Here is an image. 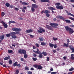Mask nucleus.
Returning <instances> with one entry per match:
<instances>
[{
	"mask_svg": "<svg viewBox=\"0 0 74 74\" xmlns=\"http://www.w3.org/2000/svg\"><path fill=\"white\" fill-rule=\"evenodd\" d=\"M43 56L41 54H39V55L38 56V57L40 58H42Z\"/></svg>",
	"mask_w": 74,
	"mask_h": 74,
	"instance_id": "27",
	"label": "nucleus"
},
{
	"mask_svg": "<svg viewBox=\"0 0 74 74\" xmlns=\"http://www.w3.org/2000/svg\"><path fill=\"white\" fill-rule=\"evenodd\" d=\"M33 31V29H28L25 31V32L27 33H32Z\"/></svg>",
	"mask_w": 74,
	"mask_h": 74,
	"instance_id": "11",
	"label": "nucleus"
},
{
	"mask_svg": "<svg viewBox=\"0 0 74 74\" xmlns=\"http://www.w3.org/2000/svg\"><path fill=\"white\" fill-rule=\"evenodd\" d=\"M25 70L28 71L29 70V68L28 67H25Z\"/></svg>",
	"mask_w": 74,
	"mask_h": 74,
	"instance_id": "49",
	"label": "nucleus"
},
{
	"mask_svg": "<svg viewBox=\"0 0 74 74\" xmlns=\"http://www.w3.org/2000/svg\"><path fill=\"white\" fill-rule=\"evenodd\" d=\"M32 12H34V11H35V9H34V8L32 7Z\"/></svg>",
	"mask_w": 74,
	"mask_h": 74,
	"instance_id": "47",
	"label": "nucleus"
},
{
	"mask_svg": "<svg viewBox=\"0 0 74 74\" xmlns=\"http://www.w3.org/2000/svg\"><path fill=\"white\" fill-rule=\"evenodd\" d=\"M19 20H23V19L22 17H19L18 18Z\"/></svg>",
	"mask_w": 74,
	"mask_h": 74,
	"instance_id": "60",
	"label": "nucleus"
},
{
	"mask_svg": "<svg viewBox=\"0 0 74 74\" xmlns=\"http://www.w3.org/2000/svg\"><path fill=\"white\" fill-rule=\"evenodd\" d=\"M14 10H15V11H18V10H19V9H18L17 8H14Z\"/></svg>",
	"mask_w": 74,
	"mask_h": 74,
	"instance_id": "51",
	"label": "nucleus"
},
{
	"mask_svg": "<svg viewBox=\"0 0 74 74\" xmlns=\"http://www.w3.org/2000/svg\"><path fill=\"white\" fill-rule=\"evenodd\" d=\"M12 30L13 31H16V28H13L12 29Z\"/></svg>",
	"mask_w": 74,
	"mask_h": 74,
	"instance_id": "39",
	"label": "nucleus"
},
{
	"mask_svg": "<svg viewBox=\"0 0 74 74\" xmlns=\"http://www.w3.org/2000/svg\"><path fill=\"white\" fill-rule=\"evenodd\" d=\"M54 48H57V45H54Z\"/></svg>",
	"mask_w": 74,
	"mask_h": 74,
	"instance_id": "53",
	"label": "nucleus"
},
{
	"mask_svg": "<svg viewBox=\"0 0 74 74\" xmlns=\"http://www.w3.org/2000/svg\"><path fill=\"white\" fill-rule=\"evenodd\" d=\"M4 38V35H2L0 36V39L3 40Z\"/></svg>",
	"mask_w": 74,
	"mask_h": 74,
	"instance_id": "16",
	"label": "nucleus"
},
{
	"mask_svg": "<svg viewBox=\"0 0 74 74\" xmlns=\"http://www.w3.org/2000/svg\"><path fill=\"white\" fill-rule=\"evenodd\" d=\"M13 66H14V67H16V66H17V62H15L13 64Z\"/></svg>",
	"mask_w": 74,
	"mask_h": 74,
	"instance_id": "26",
	"label": "nucleus"
},
{
	"mask_svg": "<svg viewBox=\"0 0 74 74\" xmlns=\"http://www.w3.org/2000/svg\"><path fill=\"white\" fill-rule=\"evenodd\" d=\"M46 16H47V17H48L49 18V16H50V15L48 13L46 14Z\"/></svg>",
	"mask_w": 74,
	"mask_h": 74,
	"instance_id": "48",
	"label": "nucleus"
},
{
	"mask_svg": "<svg viewBox=\"0 0 74 74\" xmlns=\"http://www.w3.org/2000/svg\"><path fill=\"white\" fill-rule=\"evenodd\" d=\"M48 10H55V9L53 7H48Z\"/></svg>",
	"mask_w": 74,
	"mask_h": 74,
	"instance_id": "17",
	"label": "nucleus"
},
{
	"mask_svg": "<svg viewBox=\"0 0 74 74\" xmlns=\"http://www.w3.org/2000/svg\"><path fill=\"white\" fill-rule=\"evenodd\" d=\"M9 24H11V23H16V22H15L14 21H10L9 22Z\"/></svg>",
	"mask_w": 74,
	"mask_h": 74,
	"instance_id": "18",
	"label": "nucleus"
},
{
	"mask_svg": "<svg viewBox=\"0 0 74 74\" xmlns=\"http://www.w3.org/2000/svg\"><path fill=\"white\" fill-rule=\"evenodd\" d=\"M71 59H72V60H74V57L71 56Z\"/></svg>",
	"mask_w": 74,
	"mask_h": 74,
	"instance_id": "58",
	"label": "nucleus"
},
{
	"mask_svg": "<svg viewBox=\"0 0 74 74\" xmlns=\"http://www.w3.org/2000/svg\"><path fill=\"white\" fill-rule=\"evenodd\" d=\"M10 56H8V57H6L4 58V60H9V59H10Z\"/></svg>",
	"mask_w": 74,
	"mask_h": 74,
	"instance_id": "15",
	"label": "nucleus"
},
{
	"mask_svg": "<svg viewBox=\"0 0 74 74\" xmlns=\"http://www.w3.org/2000/svg\"><path fill=\"white\" fill-rule=\"evenodd\" d=\"M5 15V13L4 12H2L1 13V16H4V15Z\"/></svg>",
	"mask_w": 74,
	"mask_h": 74,
	"instance_id": "42",
	"label": "nucleus"
},
{
	"mask_svg": "<svg viewBox=\"0 0 74 74\" xmlns=\"http://www.w3.org/2000/svg\"><path fill=\"white\" fill-rule=\"evenodd\" d=\"M1 23L3 25V26L5 28H6L8 27V25H7V24L5 23L3 21H1Z\"/></svg>",
	"mask_w": 74,
	"mask_h": 74,
	"instance_id": "7",
	"label": "nucleus"
},
{
	"mask_svg": "<svg viewBox=\"0 0 74 74\" xmlns=\"http://www.w3.org/2000/svg\"><path fill=\"white\" fill-rule=\"evenodd\" d=\"M74 70V68L72 67L71 68V69H69V71H73Z\"/></svg>",
	"mask_w": 74,
	"mask_h": 74,
	"instance_id": "33",
	"label": "nucleus"
},
{
	"mask_svg": "<svg viewBox=\"0 0 74 74\" xmlns=\"http://www.w3.org/2000/svg\"><path fill=\"white\" fill-rule=\"evenodd\" d=\"M36 53H37L38 54H41V51H36L35 52Z\"/></svg>",
	"mask_w": 74,
	"mask_h": 74,
	"instance_id": "35",
	"label": "nucleus"
},
{
	"mask_svg": "<svg viewBox=\"0 0 74 74\" xmlns=\"http://www.w3.org/2000/svg\"><path fill=\"white\" fill-rule=\"evenodd\" d=\"M56 18L57 19H62V21H65V18L64 17H63L62 16H56Z\"/></svg>",
	"mask_w": 74,
	"mask_h": 74,
	"instance_id": "9",
	"label": "nucleus"
},
{
	"mask_svg": "<svg viewBox=\"0 0 74 74\" xmlns=\"http://www.w3.org/2000/svg\"><path fill=\"white\" fill-rule=\"evenodd\" d=\"M57 73L56 72H53L51 73V74H56Z\"/></svg>",
	"mask_w": 74,
	"mask_h": 74,
	"instance_id": "52",
	"label": "nucleus"
},
{
	"mask_svg": "<svg viewBox=\"0 0 74 74\" xmlns=\"http://www.w3.org/2000/svg\"><path fill=\"white\" fill-rule=\"evenodd\" d=\"M46 28L49 30H52V31H53V29L52 27H51V26H50L48 25H46Z\"/></svg>",
	"mask_w": 74,
	"mask_h": 74,
	"instance_id": "8",
	"label": "nucleus"
},
{
	"mask_svg": "<svg viewBox=\"0 0 74 74\" xmlns=\"http://www.w3.org/2000/svg\"><path fill=\"white\" fill-rule=\"evenodd\" d=\"M64 45H63V47H69V43H67V44L65 43H64Z\"/></svg>",
	"mask_w": 74,
	"mask_h": 74,
	"instance_id": "20",
	"label": "nucleus"
},
{
	"mask_svg": "<svg viewBox=\"0 0 74 74\" xmlns=\"http://www.w3.org/2000/svg\"><path fill=\"white\" fill-rule=\"evenodd\" d=\"M12 52H13V51H12V50H8V53H12Z\"/></svg>",
	"mask_w": 74,
	"mask_h": 74,
	"instance_id": "28",
	"label": "nucleus"
},
{
	"mask_svg": "<svg viewBox=\"0 0 74 74\" xmlns=\"http://www.w3.org/2000/svg\"><path fill=\"white\" fill-rule=\"evenodd\" d=\"M39 1L42 3H51V2L49 0H39Z\"/></svg>",
	"mask_w": 74,
	"mask_h": 74,
	"instance_id": "10",
	"label": "nucleus"
},
{
	"mask_svg": "<svg viewBox=\"0 0 74 74\" xmlns=\"http://www.w3.org/2000/svg\"><path fill=\"white\" fill-rule=\"evenodd\" d=\"M49 46L51 47V48H53L54 47V45L52 43H49Z\"/></svg>",
	"mask_w": 74,
	"mask_h": 74,
	"instance_id": "21",
	"label": "nucleus"
},
{
	"mask_svg": "<svg viewBox=\"0 0 74 74\" xmlns=\"http://www.w3.org/2000/svg\"><path fill=\"white\" fill-rule=\"evenodd\" d=\"M24 58H27V55L26 54H24Z\"/></svg>",
	"mask_w": 74,
	"mask_h": 74,
	"instance_id": "40",
	"label": "nucleus"
},
{
	"mask_svg": "<svg viewBox=\"0 0 74 74\" xmlns=\"http://www.w3.org/2000/svg\"><path fill=\"white\" fill-rule=\"evenodd\" d=\"M63 58L64 60H66V59H67V57L66 56L63 57Z\"/></svg>",
	"mask_w": 74,
	"mask_h": 74,
	"instance_id": "55",
	"label": "nucleus"
},
{
	"mask_svg": "<svg viewBox=\"0 0 74 74\" xmlns=\"http://www.w3.org/2000/svg\"><path fill=\"white\" fill-rule=\"evenodd\" d=\"M21 61H22V62H23V61H24V59H23V58H21Z\"/></svg>",
	"mask_w": 74,
	"mask_h": 74,
	"instance_id": "59",
	"label": "nucleus"
},
{
	"mask_svg": "<svg viewBox=\"0 0 74 74\" xmlns=\"http://www.w3.org/2000/svg\"><path fill=\"white\" fill-rule=\"evenodd\" d=\"M33 66L37 69H38V70H41L42 69V66L40 65L34 64Z\"/></svg>",
	"mask_w": 74,
	"mask_h": 74,
	"instance_id": "3",
	"label": "nucleus"
},
{
	"mask_svg": "<svg viewBox=\"0 0 74 74\" xmlns=\"http://www.w3.org/2000/svg\"><path fill=\"white\" fill-rule=\"evenodd\" d=\"M18 53H19L20 54L25 55V54H26V51L25 50L20 49L18 50Z\"/></svg>",
	"mask_w": 74,
	"mask_h": 74,
	"instance_id": "4",
	"label": "nucleus"
},
{
	"mask_svg": "<svg viewBox=\"0 0 74 74\" xmlns=\"http://www.w3.org/2000/svg\"><path fill=\"white\" fill-rule=\"evenodd\" d=\"M22 30L20 28H17L16 29V31H17V32H21Z\"/></svg>",
	"mask_w": 74,
	"mask_h": 74,
	"instance_id": "36",
	"label": "nucleus"
},
{
	"mask_svg": "<svg viewBox=\"0 0 74 74\" xmlns=\"http://www.w3.org/2000/svg\"><path fill=\"white\" fill-rule=\"evenodd\" d=\"M65 22H66V23H71V21H70V20H65Z\"/></svg>",
	"mask_w": 74,
	"mask_h": 74,
	"instance_id": "22",
	"label": "nucleus"
},
{
	"mask_svg": "<svg viewBox=\"0 0 74 74\" xmlns=\"http://www.w3.org/2000/svg\"><path fill=\"white\" fill-rule=\"evenodd\" d=\"M30 37H31V38H33V37H34V36L33 35H30L29 34Z\"/></svg>",
	"mask_w": 74,
	"mask_h": 74,
	"instance_id": "50",
	"label": "nucleus"
},
{
	"mask_svg": "<svg viewBox=\"0 0 74 74\" xmlns=\"http://www.w3.org/2000/svg\"><path fill=\"white\" fill-rule=\"evenodd\" d=\"M32 7L34 8H37L38 5L36 4H33L32 5Z\"/></svg>",
	"mask_w": 74,
	"mask_h": 74,
	"instance_id": "12",
	"label": "nucleus"
},
{
	"mask_svg": "<svg viewBox=\"0 0 74 74\" xmlns=\"http://www.w3.org/2000/svg\"><path fill=\"white\" fill-rule=\"evenodd\" d=\"M10 34L11 36H13L16 35V33H15V32H13L10 33Z\"/></svg>",
	"mask_w": 74,
	"mask_h": 74,
	"instance_id": "19",
	"label": "nucleus"
},
{
	"mask_svg": "<svg viewBox=\"0 0 74 74\" xmlns=\"http://www.w3.org/2000/svg\"><path fill=\"white\" fill-rule=\"evenodd\" d=\"M50 25L51 26H55L53 27H54L55 29H57V28H58L57 26H58L59 25V24L57 23H50Z\"/></svg>",
	"mask_w": 74,
	"mask_h": 74,
	"instance_id": "6",
	"label": "nucleus"
},
{
	"mask_svg": "<svg viewBox=\"0 0 74 74\" xmlns=\"http://www.w3.org/2000/svg\"><path fill=\"white\" fill-rule=\"evenodd\" d=\"M73 47V46L71 45H70L69 46V47L70 48H72Z\"/></svg>",
	"mask_w": 74,
	"mask_h": 74,
	"instance_id": "54",
	"label": "nucleus"
},
{
	"mask_svg": "<svg viewBox=\"0 0 74 74\" xmlns=\"http://www.w3.org/2000/svg\"><path fill=\"white\" fill-rule=\"evenodd\" d=\"M37 55L36 54H34V57H36L37 56Z\"/></svg>",
	"mask_w": 74,
	"mask_h": 74,
	"instance_id": "63",
	"label": "nucleus"
},
{
	"mask_svg": "<svg viewBox=\"0 0 74 74\" xmlns=\"http://www.w3.org/2000/svg\"><path fill=\"white\" fill-rule=\"evenodd\" d=\"M35 45L36 47H40V45L37 43H36L35 44Z\"/></svg>",
	"mask_w": 74,
	"mask_h": 74,
	"instance_id": "43",
	"label": "nucleus"
},
{
	"mask_svg": "<svg viewBox=\"0 0 74 74\" xmlns=\"http://www.w3.org/2000/svg\"><path fill=\"white\" fill-rule=\"evenodd\" d=\"M17 67H18L19 68L21 67V64H17Z\"/></svg>",
	"mask_w": 74,
	"mask_h": 74,
	"instance_id": "45",
	"label": "nucleus"
},
{
	"mask_svg": "<svg viewBox=\"0 0 74 74\" xmlns=\"http://www.w3.org/2000/svg\"><path fill=\"white\" fill-rule=\"evenodd\" d=\"M67 15H70V16H74V14H71V13L70 12H69L68 13V14H67Z\"/></svg>",
	"mask_w": 74,
	"mask_h": 74,
	"instance_id": "29",
	"label": "nucleus"
},
{
	"mask_svg": "<svg viewBox=\"0 0 74 74\" xmlns=\"http://www.w3.org/2000/svg\"><path fill=\"white\" fill-rule=\"evenodd\" d=\"M70 49L71 51H72L71 52V53H74V48H70Z\"/></svg>",
	"mask_w": 74,
	"mask_h": 74,
	"instance_id": "31",
	"label": "nucleus"
},
{
	"mask_svg": "<svg viewBox=\"0 0 74 74\" xmlns=\"http://www.w3.org/2000/svg\"><path fill=\"white\" fill-rule=\"evenodd\" d=\"M47 61H49V57L47 58Z\"/></svg>",
	"mask_w": 74,
	"mask_h": 74,
	"instance_id": "64",
	"label": "nucleus"
},
{
	"mask_svg": "<svg viewBox=\"0 0 74 74\" xmlns=\"http://www.w3.org/2000/svg\"><path fill=\"white\" fill-rule=\"evenodd\" d=\"M12 38H14L15 39V38H16V35H13V36H12Z\"/></svg>",
	"mask_w": 74,
	"mask_h": 74,
	"instance_id": "38",
	"label": "nucleus"
},
{
	"mask_svg": "<svg viewBox=\"0 0 74 74\" xmlns=\"http://www.w3.org/2000/svg\"><path fill=\"white\" fill-rule=\"evenodd\" d=\"M12 63V60H10L9 61V64H11Z\"/></svg>",
	"mask_w": 74,
	"mask_h": 74,
	"instance_id": "37",
	"label": "nucleus"
},
{
	"mask_svg": "<svg viewBox=\"0 0 74 74\" xmlns=\"http://www.w3.org/2000/svg\"><path fill=\"white\" fill-rule=\"evenodd\" d=\"M27 74H32V72L29 71L27 72Z\"/></svg>",
	"mask_w": 74,
	"mask_h": 74,
	"instance_id": "44",
	"label": "nucleus"
},
{
	"mask_svg": "<svg viewBox=\"0 0 74 74\" xmlns=\"http://www.w3.org/2000/svg\"><path fill=\"white\" fill-rule=\"evenodd\" d=\"M5 5L6 7H10V3H5Z\"/></svg>",
	"mask_w": 74,
	"mask_h": 74,
	"instance_id": "25",
	"label": "nucleus"
},
{
	"mask_svg": "<svg viewBox=\"0 0 74 74\" xmlns=\"http://www.w3.org/2000/svg\"><path fill=\"white\" fill-rule=\"evenodd\" d=\"M23 9L24 10H27V8L26 7H23Z\"/></svg>",
	"mask_w": 74,
	"mask_h": 74,
	"instance_id": "62",
	"label": "nucleus"
},
{
	"mask_svg": "<svg viewBox=\"0 0 74 74\" xmlns=\"http://www.w3.org/2000/svg\"><path fill=\"white\" fill-rule=\"evenodd\" d=\"M65 27L66 31H69V33L70 34H71L73 33H74V31L73 30V29L69 27L68 26H66Z\"/></svg>",
	"mask_w": 74,
	"mask_h": 74,
	"instance_id": "1",
	"label": "nucleus"
},
{
	"mask_svg": "<svg viewBox=\"0 0 74 74\" xmlns=\"http://www.w3.org/2000/svg\"><path fill=\"white\" fill-rule=\"evenodd\" d=\"M22 11L23 12H25V9H24L23 8H22Z\"/></svg>",
	"mask_w": 74,
	"mask_h": 74,
	"instance_id": "56",
	"label": "nucleus"
},
{
	"mask_svg": "<svg viewBox=\"0 0 74 74\" xmlns=\"http://www.w3.org/2000/svg\"><path fill=\"white\" fill-rule=\"evenodd\" d=\"M41 54H43L44 56H47V52H45L44 51H43L42 53H41Z\"/></svg>",
	"mask_w": 74,
	"mask_h": 74,
	"instance_id": "24",
	"label": "nucleus"
},
{
	"mask_svg": "<svg viewBox=\"0 0 74 74\" xmlns=\"http://www.w3.org/2000/svg\"><path fill=\"white\" fill-rule=\"evenodd\" d=\"M19 72V70L17 69L16 70V71L15 72V74H18Z\"/></svg>",
	"mask_w": 74,
	"mask_h": 74,
	"instance_id": "34",
	"label": "nucleus"
},
{
	"mask_svg": "<svg viewBox=\"0 0 74 74\" xmlns=\"http://www.w3.org/2000/svg\"><path fill=\"white\" fill-rule=\"evenodd\" d=\"M67 42L69 44V42H70V40L69 39H68L67 40Z\"/></svg>",
	"mask_w": 74,
	"mask_h": 74,
	"instance_id": "57",
	"label": "nucleus"
},
{
	"mask_svg": "<svg viewBox=\"0 0 74 74\" xmlns=\"http://www.w3.org/2000/svg\"><path fill=\"white\" fill-rule=\"evenodd\" d=\"M41 45L42 46H44L47 45V42L44 43V42H41Z\"/></svg>",
	"mask_w": 74,
	"mask_h": 74,
	"instance_id": "23",
	"label": "nucleus"
},
{
	"mask_svg": "<svg viewBox=\"0 0 74 74\" xmlns=\"http://www.w3.org/2000/svg\"><path fill=\"white\" fill-rule=\"evenodd\" d=\"M32 59L34 61H36L37 59L36 58H33Z\"/></svg>",
	"mask_w": 74,
	"mask_h": 74,
	"instance_id": "46",
	"label": "nucleus"
},
{
	"mask_svg": "<svg viewBox=\"0 0 74 74\" xmlns=\"http://www.w3.org/2000/svg\"><path fill=\"white\" fill-rule=\"evenodd\" d=\"M20 3H21L22 4H23V5H28V4H27V3L24 2H22V1H20Z\"/></svg>",
	"mask_w": 74,
	"mask_h": 74,
	"instance_id": "14",
	"label": "nucleus"
},
{
	"mask_svg": "<svg viewBox=\"0 0 74 74\" xmlns=\"http://www.w3.org/2000/svg\"><path fill=\"white\" fill-rule=\"evenodd\" d=\"M56 5H57V6H56V8L57 9H59L60 10H63V5L62 6H59L60 5V3H55Z\"/></svg>",
	"mask_w": 74,
	"mask_h": 74,
	"instance_id": "2",
	"label": "nucleus"
},
{
	"mask_svg": "<svg viewBox=\"0 0 74 74\" xmlns=\"http://www.w3.org/2000/svg\"><path fill=\"white\" fill-rule=\"evenodd\" d=\"M39 39L40 41H44V38L42 37L39 38Z\"/></svg>",
	"mask_w": 74,
	"mask_h": 74,
	"instance_id": "32",
	"label": "nucleus"
},
{
	"mask_svg": "<svg viewBox=\"0 0 74 74\" xmlns=\"http://www.w3.org/2000/svg\"><path fill=\"white\" fill-rule=\"evenodd\" d=\"M39 30H38L39 33H45V29L44 28L39 27Z\"/></svg>",
	"mask_w": 74,
	"mask_h": 74,
	"instance_id": "5",
	"label": "nucleus"
},
{
	"mask_svg": "<svg viewBox=\"0 0 74 74\" xmlns=\"http://www.w3.org/2000/svg\"><path fill=\"white\" fill-rule=\"evenodd\" d=\"M53 53H56V51L55 50H53Z\"/></svg>",
	"mask_w": 74,
	"mask_h": 74,
	"instance_id": "61",
	"label": "nucleus"
},
{
	"mask_svg": "<svg viewBox=\"0 0 74 74\" xmlns=\"http://www.w3.org/2000/svg\"><path fill=\"white\" fill-rule=\"evenodd\" d=\"M45 14H49L50 13H51V12H50V11H49L48 10H45L44 11V12Z\"/></svg>",
	"mask_w": 74,
	"mask_h": 74,
	"instance_id": "13",
	"label": "nucleus"
},
{
	"mask_svg": "<svg viewBox=\"0 0 74 74\" xmlns=\"http://www.w3.org/2000/svg\"><path fill=\"white\" fill-rule=\"evenodd\" d=\"M11 34H6V37H10V36H11Z\"/></svg>",
	"mask_w": 74,
	"mask_h": 74,
	"instance_id": "30",
	"label": "nucleus"
},
{
	"mask_svg": "<svg viewBox=\"0 0 74 74\" xmlns=\"http://www.w3.org/2000/svg\"><path fill=\"white\" fill-rule=\"evenodd\" d=\"M58 38H56L55 37H53V40L54 41H56V40H58Z\"/></svg>",
	"mask_w": 74,
	"mask_h": 74,
	"instance_id": "41",
	"label": "nucleus"
}]
</instances>
